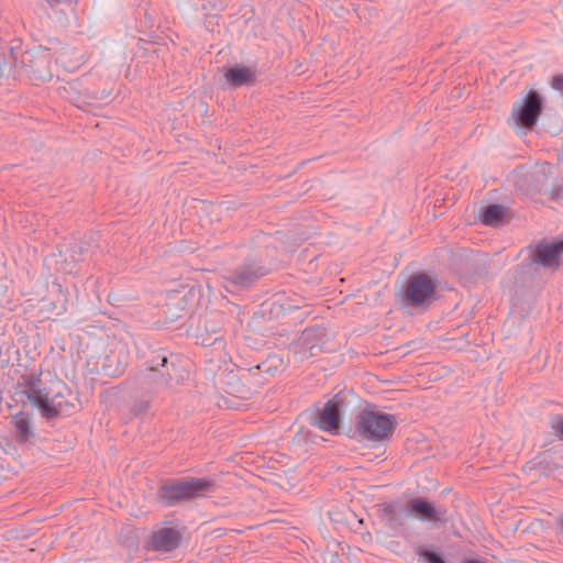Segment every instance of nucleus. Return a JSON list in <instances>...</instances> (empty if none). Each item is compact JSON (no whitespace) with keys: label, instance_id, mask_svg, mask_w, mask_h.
Here are the masks:
<instances>
[{"label":"nucleus","instance_id":"obj_4","mask_svg":"<svg viewBox=\"0 0 563 563\" xmlns=\"http://www.w3.org/2000/svg\"><path fill=\"white\" fill-rule=\"evenodd\" d=\"M397 423L395 415L364 408L355 417L352 437L369 442H382L393 437Z\"/></svg>","mask_w":563,"mask_h":563},{"label":"nucleus","instance_id":"obj_24","mask_svg":"<svg viewBox=\"0 0 563 563\" xmlns=\"http://www.w3.org/2000/svg\"><path fill=\"white\" fill-rule=\"evenodd\" d=\"M505 208L497 203L482 207L478 213L479 221L485 225L496 227L504 221Z\"/></svg>","mask_w":563,"mask_h":563},{"label":"nucleus","instance_id":"obj_7","mask_svg":"<svg viewBox=\"0 0 563 563\" xmlns=\"http://www.w3.org/2000/svg\"><path fill=\"white\" fill-rule=\"evenodd\" d=\"M544 109V99L537 90H529L523 99L515 102L511 117L516 124L526 130H532Z\"/></svg>","mask_w":563,"mask_h":563},{"label":"nucleus","instance_id":"obj_12","mask_svg":"<svg viewBox=\"0 0 563 563\" xmlns=\"http://www.w3.org/2000/svg\"><path fill=\"white\" fill-rule=\"evenodd\" d=\"M378 514L386 528L400 532L407 528V519L410 516L408 501L406 504L399 500L383 503L379 505Z\"/></svg>","mask_w":563,"mask_h":563},{"label":"nucleus","instance_id":"obj_35","mask_svg":"<svg viewBox=\"0 0 563 563\" xmlns=\"http://www.w3.org/2000/svg\"><path fill=\"white\" fill-rule=\"evenodd\" d=\"M102 96H104V98H108L109 95H106V92H102ZM101 99H103V97H101Z\"/></svg>","mask_w":563,"mask_h":563},{"label":"nucleus","instance_id":"obj_19","mask_svg":"<svg viewBox=\"0 0 563 563\" xmlns=\"http://www.w3.org/2000/svg\"><path fill=\"white\" fill-rule=\"evenodd\" d=\"M285 368L284 360L279 354H269L264 361L246 369V375L254 377V385H262L264 382L260 378L263 374L274 376Z\"/></svg>","mask_w":563,"mask_h":563},{"label":"nucleus","instance_id":"obj_26","mask_svg":"<svg viewBox=\"0 0 563 563\" xmlns=\"http://www.w3.org/2000/svg\"><path fill=\"white\" fill-rule=\"evenodd\" d=\"M416 554L420 560L426 563H448L441 551L434 550L433 548H421L416 550Z\"/></svg>","mask_w":563,"mask_h":563},{"label":"nucleus","instance_id":"obj_36","mask_svg":"<svg viewBox=\"0 0 563 563\" xmlns=\"http://www.w3.org/2000/svg\"><path fill=\"white\" fill-rule=\"evenodd\" d=\"M102 96H104V98H108L109 95H106V92H102ZM101 99H103V97H101Z\"/></svg>","mask_w":563,"mask_h":563},{"label":"nucleus","instance_id":"obj_3","mask_svg":"<svg viewBox=\"0 0 563 563\" xmlns=\"http://www.w3.org/2000/svg\"><path fill=\"white\" fill-rule=\"evenodd\" d=\"M438 280L424 273H412L397 294L402 307L428 309L438 299Z\"/></svg>","mask_w":563,"mask_h":563},{"label":"nucleus","instance_id":"obj_13","mask_svg":"<svg viewBox=\"0 0 563 563\" xmlns=\"http://www.w3.org/2000/svg\"><path fill=\"white\" fill-rule=\"evenodd\" d=\"M78 398L71 389L63 384L62 390L55 393L48 398V408L53 411L49 416H43L47 421L58 417H68L78 410Z\"/></svg>","mask_w":563,"mask_h":563},{"label":"nucleus","instance_id":"obj_2","mask_svg":"<svg viewBox=\"0 0 563 563\" xmlns=\"http://www.w3.org/2000/svg\"><path fill=\"white\" fill-rule=\"evenodd\" d=\"M521 252H527L528 256L511 271L516 285H525L533 279L540 267L559 268L563 255V240L542 239L536 244H529Z\"/></svg>","mask_w":563,"mask_h":563},{"label":"nucleus","instance_id":"obj_11","mask_svg":"<svg viewBox=\"0 0 563 563\" xmlns=\"http://www.w3.org/2000/svg\"><path fill=\"white\" fill-rule=\"evenodd\" d=\"M99 235L97 233H86L82 238L73 240L59 250L60 256L65 263L76 264L82 262L88 254L95 253L99 247Z\"/></svg>","mask_w":563,"mask_h":563},{"label":"nucleus","instance_id":"obj_5","mask_svg":"<svg viewBox=\"0 0 563 563\" xmlns=\"http://www.w3.org/2000/svg\"><path fill=\"white\" fill-rule=\"evenodd\" d=\"M349 406L343 391L335 394L321 409H317L311 417V423L331 434H339L343 415Z\"/></svg>","mask_w":563,"mask_h":563},{"label":"nucleus","instance_id":"obj_17","mask_svg":"<svg viewBox=\"0 0 563 563\" xmlns=\"http://www.w3.org/2000/svg\"><path fill=\"white\" fill-rule=\"evenodd\" d=\"M545 176L539 170H526L520 167L515 170V187L525 195H531L540 190V185Z\"/></svg>","mask_w":563,"mask_h":563},{"label":"nucleus","instance_id":"obj_20","mask_svg":"<svg viewBox=\"0 0 563 563\" xmlns=\"http://www.w3.org/2000/svg\"><path fill=\"white\" fill-rule=\"evenodd\" d=\"M144 357L145 361L142 368H166L176 371V366L180 362L179 355L170 353L164 347L150 350Z\"/></svg>","mask_w":563,"mask_h":563},{"label":"nucleus","instance_id":"obj_21","mask_svg":"<svg viewBox=\"0 0 563 563\" xmlns=\"http://www.w3.org/2000/svg\"><path fill=\"white\" fill-rule=\"evenodd\" d=\"M43 309L54 316H60L67 310L68 292L59 283H53L49 294L43 300Z\"/></svg>","mask_w":563,"mask_h":563},{"label":"nucleus","instance_id":"obj_23","mask_svg":"<svg viewBox=\"0 0 563 563\" xmlns=\"http://www.w3.org/2000/svg\"><path fill=\"white\" fill-rule=\"evenodd\" d=\"M242 380L254 384V377L247 376L246 369L244 371L242 376H238L236 374L233 373H228L225 375L224 380L225 391L238 398L249 399L252 396L253 390Z\"/></svg>","mask_w":563,"mask_h":563},{"label":"nucleus","instance_id":"obj_32","mask_svg":"<svg viewBox=\"0 0 563 563\" xmlns=\"http://www.w3.org/2000/svg\"><path fill=\"white\" fill-rule=\"evenodd\" d=\"M551 87L554 90L563 91V74H558L552 77Z\"/></svg>","mask_w":563,"mask_h":563},{"label":"nucleus","instance_id":"obj_8","mask_svg":"<svg viewBox=\"0 0 563 563\" xmlns=\"http://www.w3.org/2000/svg\"><path fill=\"white\" fill-rule=\"evenodd\" d=\"M176 371L166 368H140L134 376L135 389L156 396L170 387Z\"/></svg>","mask_w":563,"mask_h":563},{"label":"nucleus","instance_id":"obj_18","mask_svg":"<svg viewBox=\"0 0 563 563\" xmlns=\"http://www.w3.org/2000/svg\"><path fill=\"white\" fill-rule=\"evenodd\" d=\"M227 84L236 89L243 86H253L256 81V68L235 64L224 71Z\"/></svg>","mask_w":563,"mask_h":563},{"label":"nucleus","instance_id":"obj_16","mask_svg":"<svg viewBox=\"0 0 563 563\" xmlns=\"http://www.w3.org/2000/svg\"><path fill=\"white\" fill-rule=\"evenodd\" d=\"M192 308L191 298L180 291H174L168 295L165 310L166 321L176 322L179 319L190 314Z\"/></svg>","mask_w":563,"mask_h":563},{"label":"nucleus","instance_id":"obj_14","mask_svg":"<svg viewBox=\"0 0 563 563\" xmlns=\"http://www.w3.org/2000/svg\"><path fill=\"white\" fill-rule=\"evenodd\" d=\"M328 331L321 324L306 328L298 339V353L303 357L314 356L322 351V346L327 343Z\"/></svg>","mask_w":563,"mask_h":563},{"label":"nucleus","instance_id":"obj_15","mask_svg":"<svg viewBox=\"0 0 563 563\" xmlns=\"http://www.w3.org/2000/svg\"><path fill=\"white\" fill-rule=\"evenodd\" d=\"M181 532L173 527H163L154 531L148 540V547L154 551L173 552L179 548Z\"/></svg>","mask_w":563,"mask_h":563},{"label":"nucleus","instance_id":"obj_25","mask_svg":"<svg viewBox=\"0 0 563 563\" xmlns=\"http://www.w3.org/2000/svg\"><path fill=\"white\" fill-rule=\"evenodd\" d=\"M125 366L126 364L120 362L114 354H109L104 357L102 371L109 377H118L124 373Z\"/></svg>","mask_w":563,"mask_h":563},{"label":"nucleus","instance_id":"obj_6","mask_svg":"<svg viewBox=\"0 0 563 563\" xmlns=\"http://www.w3.org/2000/svg\"><path fill=\"white\" fill-rule=\"evenodd\" d=\"M21 379L18 386L22 389L15 391V396H20L21 401H23V397H26L30 404L38 409L42 418L52 415L53 411L48 408L49 393L45 391L42 369L22 375Z\"/></svg>","mask_w":563,"mask_h":563},{"label":"nucleus","instance_id":"obj_1","mask_svg":"<svg viewBox=\"0 0 563 563\" xmlns=\"http://www.w3.org/2000/svg\"><path fill=\"white\" fill-rule=\"evenodd\" d=\"M217 489L211 477H167L158 482L155 501L163 508H173L208 497Z\"/></svg>","mask_w":563,"mask_h":563},{"label":"nucleus","instance_id":"obj_9","mask_svg":"<svg viewBox=\"0 0 563 563\" xmlns=\"http://www.w3.org/2000/svg\"><path fill=\"white\" fill-rule=\"evenodd\" d=\"M267 273L268 268L260 262L249 257L242 265L228 272L224 279L228 285L236 289H247L260 278L267 275Z\"/></svg>","mask_w":563,"mask_h":563},{"label":"nucleus","instance_id":"obj_34","mask_svg":"<svg viewBox=\"0 0 563 563\" xmlns=\"http://www.w3.org/2000/svg\"><path fill=\"white\" fill-rule=\"evenodd\" d=\"M218 339H219L218 336H217V338H214V339H213V341H212V342H210V343H207V342H206V340H202V344H203V345L212 344V343L217 342V341H218Z\"/></svg>","mask_w":563,"mask_h":563},{"label":"nucleus","instance_id":"obj_30","mask_svg":"<svg viewBox=\"0 0 563 563\" xmlns=\"http://www.w3.org/2000/svg\"><path fill=\"white\" fill-rule=\"evenodd\" d=\"M120 542L126 548H136L137 537L134 534L133 530L130 527H125L121 529Z\"/></svg>","mask_w":563,"mask_h":563},{"label":"nucleus","instance_id":"obj_10","mask_svg":"<svg viewBox=\"0 0 563 563\" xmlns=\"http://www.w3.org/2000/svg\"><path fill=\"white\" fill-rule=\"evenodd\" d=\"M410 516L422 522L446 525L450 520L448 509L444 505L435 506L427 497H413L408 500Z\"/></svg>","mask_w":563,"mask_h":563},{"label":"nucleus","instance_id":"obj_29","mask_svg":"<svg viewBox=\"0 0 563 563\" xmlns=\"http://www.w3.org/2000/svg\"><path fill=\"white\" fill-rule=\"evenodd\" d=\"M5 264L0 260V297H4L12 286Z\"/></svg>","mask_w":563,"mask_h":563},{"label":"nucleus","instance_id":"obj_31","mask_svg":"<svg viewBox=\"0 0 563 563\" xmlns=\"http://www.w3.org/2000/svg\"><path fill=\"white\" fill-rule=\"evenodd\" d=\"M550 427L555 435L563 441V415H555L551 418Z\"/></svg>","mask_w":563,"mask_h":563},{"label":"nucleus","instance_id":"obj_33","mask_svg":"<svg viewBox=\"0 0 563 563\" xmlns=\"http://www.w3.org/2000/svg\"><path fill=\"white\" fill-rule=\"evenodd\" d=\"M462 563H487L484 560L481 559H463Z\"/></svg>","mask_w":563,"mask_h":563},{"label":"nucleus","instance_id":"obj_22","mask_svg":"<svg viewBox=\"0 0 563 563\" xmlns=\"http://www.w3.org/2000/svg\"><path fill=\"white\" fill-rule=\"evenodd\" d=\"M14 428V439L19 444H33L35 442V431L32 426L30 415L18 412L12 417L11 421Z\"/></svg>","mask_w":563,"mask_h":563},{"label":"nucleus","instance_id":"obj_27","mask_svg":"<svg viewBox=\"0 0 563 563\" xmlns=\"http://www.w3.org/2000/svg\"><path fill=\"white\" fill-rule=\"evenodd\" d=\"M154 396L147 395V398H135L131 406V411L135 416L144 415L148 411Z\"/></svg>","mask_w":563,"mask_h":563},{"label":"nucleus","instance_id":"obj_28","mask_svg":"<svg viewBox=\"0 0 563 563\" xmlns=\"http://www.w3.org/2000/svg\"><path fill=\"white\" fill-rule=\"evenodd\" d=\"M45 64L46 66H48L49 64V60H48V56L45 55L43 58L38 59L37 62H35L34 64H31L30 65V68H31V73L34 74V75H37L38 78L41 79H45V78H51L52 75L49 73V69L48 67H46L45 69H42V65Z\"/></svg>","mask_w":563,"mask_h":563}]
</instances>
